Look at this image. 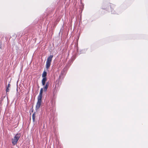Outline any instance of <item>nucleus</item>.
Instances as JSON below:
<instances>
[{
  "label": "nucleus",
  "instance_id": "obj_1",
  "mask_svg": "<svg viewBox=\"0 0 148 148\" xmlns=\"http://www.w3.org/2000/svg\"><path fill=\"white\" fill-rule=\"evenodd\" d=\"M42 88L40 89L39 95L37 98V102L36 106V110H37L38 109L41 105L42 98Z\"/></svg>",
  "mask_w": 148,
  "mask_h": 148
},
{
  "label": "nucleus",
  "instance_id": "obj_2",
  "mask_svg": "<svg viewBox=\"0 0 148 148\" xmlns=\"http://www.w3.org/2000/svg\"><path fill=\"white\" fill-rule=\"evenodd\" d=\"M53 57V55H50L47 58L46 64L47 69H48L49 68Z\"/></svg>",
  "mask_w": 148,
  "mask_h": 148
},
{
  "label": "nucleus",
  "instance_id": "obj_3",
  "mask_svg": "<svg viewBox=\"0 0 148 148\" xmlns=\"http://www.w3.org/2000/svg\"><path fill=\"white\" fill-rule=\"evenodd\" d=\"M20 136V134H17L12 139V143L14 145H15L17 143Z\"/></svg>",
  "mask_w": 148,
  "mask_h": 148
},
{
  "label": "nucleus",
  "instance_id": "obj_4",
  "mask_svg": "<svg viewBox=\"0 0 148 148\" xmlns=\"http://www.w3.org/2000/svg\"><path fill=\"white\" fill-rule=\"evenodd\" d=\"M48 86H49V83L48 82L45 85V86H44L43 88H42V91L43 90V89H44V91H46L47 90V89L48 88Z\"/></svg>",
  "mask_w": 148,
  "mask_h": 148
},
{
  "label": "nucleus",
  "instance_id": "obj_5",
  "mask_svg": "<svg viewBox=\"0 0 148 148\" xmlns=\"http://www.w3.org/2000/svg\"><path fill=\"white\" fill-rule=\"evenodd\" d=\"M47 74V73L45 71H44L42 74V77H46Z\"/></svg>",
  "mask_w": 148,
  "mask_h": 148
},
{
  "label": "nucleus",
  "instance_id": "obj_6",
  "mask_svg": "<svg viewBox=\"0 0 148 148\" xmlns=\"http://www.w3.org/2000/svg\"><path fill=\"white\" fill-rule=\"evenodd\" d=\"M47 79L46 77H43V78L42 80V82H45L46 81H47Z\"/></svg>",
  "mask_w": 148,
  "mask_h": 148
},
{
  "label": "nucleus",
  "instance_id": "obj_7",
  "mask_svg": "<svg viewBox=\"0 0 148 148\" xmlns=\"http://www.w3.org/2000/svg\"><path fill=\"white\" fill-rule=\"evenodd\" d=\"M35 113H34L32 115V119H33V121L34 122L35 121Z\"/></svg>",
  "mask_w": 148,
  "mask_h": 148
},
{
  "label": "nucleus",
  "instance_id": "obj_8",
  "mask_svg": "<svg viewBox=\"0 0 148 148\" xmlns=\"http://www.w3.org/2000/svg\"><path fill=\"white\" fill-rule=\"evenodd\" d=\"M10 84H8L7 86V88H6L7 92H8L9 91V89L8 88L10 87Z\"/></svg>",
  "mask_w": 148,
  "mask_h": 148
},
{
  "label": "nucleus",
  "instance_id": "obj_9",
  "mask_svg": "<svg viewBox=\"0 0 148 148\" xmlns=\"http://www.w3.org/2000/svg\"><path fill=\"white\" fill-rule=\"evenodd\" d=\"M42 84L43 86H44L45 84V82H42Z\"/></svg>",
  "mask_w": 148,
  "mask_h": 148
},
{
  "label": "nucleus",
  "instance_id": "obj_10",
  "mask_svg": "<svg viewBox=\"0 0 148 148\" xmlns=\"http://www.w3.org/2000/svg\"><path fill=\"white\" fill-rule=\"evenodd\" d=\"M1 48V45H0V48Z\"/></svg>",
  "mask_w": 148,
  "mask_h": 148
}]
</instances>
